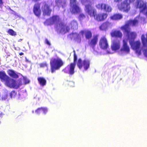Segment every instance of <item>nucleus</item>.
<instances>
[{
  "instance_id": "1",
  "label": "nucleus",
  "mask_w": 147,
  "mask_h": 147,
  "mask_svg": "<svg viewBox=\"0 0 147 147\" xmlns=\"http://www.w3.org/2000/svg\"><path fill=\"white\" fill-rule=\"evenodd\" d=\"M84 10L86 13L91 17H94V19L98 22L103 21L107 17L108 14L104 13H101L96 14V9L92 5L91 3L86 4L85 6Z\"/></svg>"
},
{
  "instance_id": "2",
  "label": "nucleus",
  "mask_w": 147,
  "mask_h": 147,
  "mask_svg": "<svg viewBox=\"0 0 147 147\" xmlns=\"http://www.w3.org/2000/svg\"><path fill=\"white\" fill-rule=\"evenodd\" d=\"M51 70L52 73L58 70L64 65L62 60L59 58H54L51 59L50 62Z\"/></svg>"
},
{
  "instance_id": "3",
  "label": "nucleus",
  "mask_w": 147,
  "mask_h": 147,
  "mask_svg": "<svg viewBox=\"0 0 147 147\" xmlns=\"http://www.w3.org/2000/svg\"><path fill=\"white\" fill-rule=\"evenodd\" d=\"M135 0H124L118 7L119 10L124 12L127 13L130 10V3L133 2Z\"/></svg>"
},
{
  "instance_id": "4",
  "label": "nucleus",
  "mask_w": 147,
  "mask_h": 147,
  "mask_svg": "<svg viewBox=\"0 0 147 147\" xmlns=\"http://www.w3.org/2000/svg\"><path fill=\"white\" fill-rule=\"evenodd\" d=\"M90 63V61L89 59H85L82 61L81 58H79L77 62V65L79 69H82L83 67L84 70H86L89 68Z\"/></svg>"
},
{
  "instance_id": "5",
  "label": "nucleus",
  "mask_w": 147,
  "mask_h": 147,
  "mask_svg": "<svg viewBox=\"0 0 147 147\" xmlns=\"http://www.w3.org/2000/svg\"><path fill=\"white\" fill-rule=\"evenodd\" d=\"M75 65L76 64L75 63H71L63 70V71L65 73L68 74L70 75H72L75 73Z\"/></svg>"
},
{
  "instance_id": "6",
  "label": "nucleus",
  "mask_w": 147,
  "mask_h": 147,
  "mask_svg": "<svg viewBox=\"0 0 147 147\" xmlns=\"http://www.w3.org/2000/svg\"><path fill=\"white\" fill-rule=\"evenodd\" d=\"M42 10L44 16H49L52 11L51 6L45 3L42 7Z\"/></svg>"
},
{
  "instance_id": "7",
  "label": "nucleus",
  "mask_w": 147,
  "mask_h": 147,
  "mask_svg": "<svg viewBox=\"0 0 147 147\" xmlns=\"http://www.w3.org/2000/svg\"><path fill=\"white\" fill-rule=\"evenodd\" d=\"M99 45L100 48L103 50H107L109 47L107 40L105 36L100 38L99 40Z\"/></svg>"
},
{
  "instance_id": "8",
  "label": "nucleus",
  "mask_w": 147,
  "mask_h": 147,
  "mask_svg": "<svg viewBox=\"0 0 147 147\" xmlns=\"http://www.w3.org/2000/svg\"><path fill=\"white\" fill-rule=\"evenodd\" d=\"M96 7L98 9L103 10L106 12H110L112 10L111 7L105 3H100L96 5Z\"/></svg>"
},
{
  "instance_id": "9",
  "label": "nucleus",
  "mask_w": 147,
  "mask_h": 147,
  "mask_svg": "<svg viewBox=\"0 0 147 147\" xmlns=\"http://www.w3.org/2000/svg\"><path fill=\"white\" fill-rule=\"evenodd\" d=\"M59 18L58 16H53L49 19H47L44 22L45 25L47 26L51 25L58 21Z\"/></svg>"
},
{
  "instance_id": "10",
  "label": "nucleus",
  "mask_w": 147,
  "mask_h": 147,
  "mask_svg": "<svg viewBox=\"0 0 147 147\" xmlns=\"http://www.w3.org/2000/svg\"><path fill=\"white\" fill-rule=\"evenodd\" d=\"M130 45L132 49L136 51V53L138 55L141 54V51L139 49L141 45L140 41L131 42H130Z\"/></svg>"
},
{
  "instance_id": "11",
  "label": "nucleus",
  "mask_w": 147,
  "mask_h": 147,
  "mask_svg": "<svg viewBox=\"0 0 147 147\" xmlns=\"http://www.w3.org/2000/svg\"><path fill=\"white\" fill-rule=\"evenodd\" d=\"M22 80V79L21 78L19 79L18 80V83L17 84L15 80L11 79V82H10V84H9V87L16 89L18 88L20 86H21L23 84Z\"/></svg>"
},
{
  "instance_id": "12",
  "label": "nucleus",
  "mask_w": 147,
  "mask_h": 147,
  "mask_svg": "<svg viewBox=\"0 0 147 147\" xmlns=\"http://www.w3.org/2000/svg\"><path fill=\"white\" fill-rule=\"evenodd\" d=\"M120 47V42L119 39L116 38L112 40L111 47L113 51H115L118 50Z\"/></svg>"
},
{
  "instance_id": "13",
  "label": "nucleus",
  "mask_w": 147,
  "mask_h": 147,
  "mask_svg": "<svg viewBox=\"0 0 147 147\" xmlns=\"http://www.w3.org/2000/svg\"><path fill=\"white\" fill-rule=\"evenodd\" d=\"M98 35H93L92 38L88 42V45L93 49H94L97 45L98 41Z\"/></svg>"
},
{
  "instance_id": "14",
  "label": "nucleus",
  "mask_w": 147,
  "mask_h": 147,
  "mask_svg": "<svg viewBox=\"0 0 147 147\" xmlns=\"http://www.w3.org/2000/svg\"><path fill=\"white\" fill-rule=\"evenodd\" d=\"M0 79L2 81H5V84L9 87L11 79L7 76L4 71H0Z\"/></svg>"
},
{
  "instance_id": "15",
  "label": "nucleus",
  "mask_w": 147,
  "mask_h": 147,
  "mask_svg": "<svg viewBox=\"0 0 147 147\" xmlns=\"http://www.w3.org/2000/svg\"><path fill=\"white\" fill-rule=\"evenodd\" d=\"M141 40L143 47L144 48H147L146 49L144 50L143 52L144 55L147 57V33L146 34V36L144 34L142 35Z\"/></svg>"
},
{
  "instance_id": "16",
  "label": "nucleus",
  "mask_w": 147,
  "mask_h": 147,
  "mask_svg": "<svg viewBox=\"0 0 147 147\" xmlns=\"http://www.w3.org/2000/svg\"><path fill=\"white\" fill-rule=\"evenodd\" d=\"M60 28V32L61 33L65 34L68 32L70 30L69 26H67L63 22H60L59 24Z\"/></svg>"
},
{
  "instance_id": "17",
  "label": "nucleus",
  "mask_w": 147,
  "mask_h": 147,
  "mask_svg": "<svg viewBox=\"0 0 147 147\" xmlns=\"http://www.w3.org/2000/svg\"><path fill=\"white\" fill-rule=\"evenodd\" d=\"M121 29L123 31L124 33L126 34L127 35H129L131 30L130 25L127 22L124 25L121 27Z\"/></svg>"
},
{
  "instance_id": "18",
  "label": "nucleus",
  "mask_w": 147,
  "mask_h": 147,
  "mask_svg": "<svg viewBox=\"0 0 147 147\" xmlns=\"http://www.w3.org/2000/svg\"><path fill=\"white\" fill-rule=\"evenodd\" d=\"M122 46L120 49L121 52H124L127 53H128L130 51V49L127 44V40H123Z\"/></svg>"
},
{
  "instance_id": "19",
  "label": "nucleus",
  "mask_w": 147,
  "mask_h": 147,
  "mask_svg": "<svg viewBox=\"0 0 147 147\" xmlns=\"http://www.w3.org/2000/svg\"><path fill=\"white\" fill-rule=\"evenodd\" d=\"M40 7V4L38 3L35 4L34 6L33 12L35 16L38 17H39L41 15V11Z\"/></svg>"
},
{
  "instance_id": "20",
  "label": "nucleus",
  "mask_w": 147,
  "mask_h": 147,
  "mask_svg": "<svg viewBox=\"0 0 147 147\" xmlns=\"http://www.w3.org/2000/svg\"><path fill=\"white\" fill-rule=\"evenodd\" d=\"M70 10L72 14H77L81 12L80 8L77 5L70 6Z\"/></svg>"
},
{
  "instance_id": "21",
  "label": "nucleus",
  "mask_w": 147,
  "mask_h": 147,
  "mask_svg": "<svg viewBox=\"0 0 147 147\" xmlns=\"http://www.w3.org/2000/svg\"><path fill=\"white\" fill-rule=\"evenodd\" d=\"M110 34L112 37H115L121 38L122 36V34L119 30H114L111 32Z\"/></svg>"
},
{
  "instance_id": "22",
  "label": "nucleus",
  "mask_w": 147,
  "mask_h": 147,
  "mask_svg": "<svg viewBox=\"0 0 147 147\" xmlns=\"http://www.w3.org/2000/svg\"><path fill=\"white\" fill-rule=\"evenodd\" d=\"M122 18L123 16L122 14L119 13L114 14L110 17L111 19L114 20H119Z\"/></svg>"
},
{
  "instance_id": "23",
  "label": "nucleus",
  "mask_w": 147,
  "mask_h": 147,
  "mask_svg": "<svg viewBox=\"0 0 147 147\" xmlns=\"http://www.w3.org/2000/svg\"><path fill=\"white\" fill-rule=\"evenodd\" d=\"M111 23L107 21L103 22L100 26V29L102 30H106L110 26Z\"/></svg>"
},
{
  "instance_id": "24",
  "label": "nucleus",
  "mask_w": 147,
  "mask_h": 147,
  "mask_svg": "<svg viewBox=\"0 0 147 147\" xmlns=\"http://www.w3.org/2000/svg\"><path fill=\"white\" fill-rule=\"evenodd\" d=\"M42 111L43 113L46 114L48 112V109L46 107H41L38 108L35 110V113L37 114H39L41 113V112Z\"/></svg>"
},
{
  "instance_id": "25",
  "label": "nucleus",
  "mask_w": 147,
  "mask_h": 147,
  "mask_svg": "<svg viewBox=\"0 0 147 147\" xmlns=\"http://www.w3.org/2000/svg\"><path fill=\"white\" fill-rule=\"evenodd\" d=\"M126 22L130 26H137L138 23V20L136 19L129 20H127Z\"/></svg>"
},
{
  "instance_id": "26",
  "label": "nucleus",
  "mask_w": 147,
  "mask_h": 147,
  "mask_svg": "<svg viewBox=\"0 0 147 147\" xmlns=\"http://www.w3.org/2000/svg\"><path fill=\"white\" fill-rule=\"evenodd\" d=\"M7 74L10 77L13 78H17L19 77L18 75L14 71L12 70H9L7 71Z\"/></svg>"
},
{
  "instance_id": "27",
  "label": "nucleus",
  "mask_w": 147,
  "mask_h": 147,
  "mask_svg": "<svg viewBox=\"0 0 147 147\" xmlns=\"http://www.w3.org/2000/svg\"><path fill=\"white\" fill-rule=\"evenodd\" d=\"M37 80L39 84L42 86H43L46 85L47 81L43 77H40L37 78Z\"/></svg>"
},
{
  "instance_id": "28",
  "label": "nucleus",
  "mask_w": 147,
  "mask_h": 147,
  "mask_svg": "<svg viewBox=\"0 0 147 147\" xmlns=\"http://www.w3.org/2000/svg\"><path fill=\"white\" fill-rule=\"evenodd\" d=\"M85 36L86 39L89 40L92 36V32L90 30H85Z\"/></svg>"
},
{
  "instance_id": "29",
  "label": "nucleus",
  "mask_w": 147,
  "mask_h": 147,
  "mask_svg": "<svg viewBox=\"0 0 147 147\" xmlns=\"http://www.w3.org/2000/svg\"><path fill=\"white\" fill-rule=\"evenodd\" d=\"M139 8L140 10V12H143L147 9L146 4L144 3H140L139 7Z\"/></svg>"
},
{
  "instance_id": "30",
  "label": "nucleus",
  "mask_w": 147,
  "mask_h": 147,
  "mask_svg": "<svg viewBox=\"0 0 147 147\" xmlns=\"http://www.w3.org/2000/svg\"><path fill=\"white\" fill-rule=\"evenodd\" d=\"M71 28L72 29L76 28L78 27V24L77 22L75 20H73L70 23Z\"/></svg>"
},
{
  "instance_id": "31",
  "label": "nucleus",
  "mask_w": 147,
  "mask_h": 147,
  "mask_svg": "<svg viewBox=\"0 0 147 147\" xmlns=\"http://www.w3.org/2000/svg\"><path fill=\"white\" fill-rule=\"evenodd\" d=\"M74 40L75 42L79 43L81 41V38L79 34L76 33L75 37L74 38Z\"/></svg>"
},
{
  "instance_id": "32",
  "label": "nucleus",
  "mask_w": 147,
  "mask_h": 147,
  "mask_svg": "<svg viewBox=\"0 0 147 147\" xmlns=\"http://www.w3.org/2000/svg\"><path fill=\"white\" fill-rule=\"evenodd\" d=\"M128 37H130L132 39H134L136 36V33L134 32H130L129 35H127Z\"/></svg>"
},
{
  "instance_id": "33",
  "label": "nucleus",
  "mask_w": 147,
  "mask_h": 147,
  "mask_svg": "<svg viewBox=\"0 0 147 147\" xmlns=\"http://www.w3.org/2000/svg\"><path fill=\"white\" fill-rule=\"evenodd\" d=\"M7 32L9 34L12 36H15L17 35L16 32L11 29H9Z\"/></svg>"
},
{
  "instance_id": "34",
  "label": "nucleus",
  "mask_w": 147,
  "mask_h": 147,
  "mask_svg": "<svg viewBox=\"0 0 147 147\" xmlns=\"http://www.w3.org/2000/svg\"><path fill=\"white\" fill-rule=\"evenodd\" d=\"M17 95V93L15 90H13L11 91L10 94V96L11 98H14Z\"/></svg>"
},
{
  "instance_id": "35",
  "label": "nucleus",
  "mask_w": 147,
  "mask_h": 147,
  "mask_svg": "<svg viewBox=\"0 0 147 147\" xmlns=\"http://www.w3.org/2000/svg\"><path fill=\"white\" fill-rule=\"evenodd\" d=\"M76 33H72L68 35V36L69 38L71 39L74 38L75 37Z\"/></svg>"
},
{
  "instance_id": "36",
  "label": "nucleus",
  "mask_w": 147,
  "mask_h": 147,
  "mask_svg": "<svg viewBox=\"0 0 147 147\" xmlns=\"http://www.w3.org/2000/svg\"><path fill=\"white\" fill-rule=\"evenodd\" d=\"M85 18L86 16L83 13H80L78 16V19L80 20H82Z\"/></svg>"
},
{
  "instance_id": "37",
  "label": "nucleus",
  "mask_w": 147,
  "mask_h": 147,
  "mask_svg": "<svg viewBox=\"0 0 147 147\" xmlns=\"http://www.w3.org/2000/svg\"><path fill=\"white\" fill-rule=\"evenodd\" d=\"M74 63H75L76 64V63L77 62V55L76 54L75 51H74Z\"/></svg>"
},
{
  "instance_id": "38",
  "label": "nucleus",
  "mask_w": 147,
  "mask_h": 147,
  "mask_svg": "<svg viewBox=\"0 0 147 147\" xmlns=\"http://www.w3.org/2000/svg\"><path fill=\"white\" fill-rule=\"evenodd\" d=\"M39 65L40 66V67L43 68L47 67V65L46 62H45L40 63L39 64Z\"/></svg>"
},
{
  "instance_id": "39",
  "label": "nucleus",
  "mask_w": 147,
  "mask_h": 147,
  "mask_svg": "<svg viewBox=\"0 0 147 147\" xmlns=\"http://www.w3.org/2000/svg\"><path fill=\"white\" fill-rule=\"evenodd\" d=\"M70 6L74 5H77L76 3V0H70Z\"/></svg>"
},
{
  "instance_id": "40",
  "label": "nucleus",
  "mask_w": 147,
  "mask_h": 147,
  "mask_svg": "<svg viewBox=\"0 0 147 147\" xmlns=\"http://www.w3.org/2000/svg\"><path fill=\"white\" fill-rule=\"evenodd\" d=\"M24 84H28L30 82L28 80H27L26 78H24Z\"/></svg>"
},
{
  "instance_id": "41",
  "label": "nucleus",
  "mask_w": 147,
  "mask_h": 147,
  "mask_svg": "<svg viewBox=\"0 0 147 147\" xmlns=\"http://www.w3.org/2000/svg\"><path fill=\"white\" fill-rule=\"evenodd\" d=\"M45 43L48 45H49L50 46L51 45V44L48 41V39H45Z\"/></svg>"
},
{
  "instance_id": "42",
  "label": "nucleus",
  "mask_w": 147,
  "mask_h": 147,
  "mask_svg": "<svg viewBox=\"0 0 147 147\" xmlns=\"http://www.w3.org/2000/svg\"><path fill=\"white\" fill-rule=\"evenodd\" d=\"M85 31L82 30L80 32V33L82 35H83L84 34H85Z\"/></svg>"
},
{
  "instance_id": "43",
  "label": "nucleus",
  "mask_w": 147,
  "mask_h": 147,
  "mask_svg": "<svg viewBox=\"0 0 147 147\" xmlns=\"http://www.w3.org/2000/svg\"><path fill=\"white\" fill-rule=\"evenodd\" d=\"M3 4V0H0V6H2Z\"/></svg>"
},
{
  "instance_id": "44",
  "label": "nucleus",
  "mask_w": 147,
  "mask_h": 147,
  "mask_svg": "<svg viewBox=\"0 0 147 147\" xmlns=\"http://www.w3.org/2000/svg\"><path fill=\"white\" fill-rule=\"evenodd\" d=\"M122 0H114V1L116 3H119Z\"/></svg>"
},
{
  "instance_id": "45",
  "label": "nucleus",
  "mask_w": 147,
  "mask_h": 147,
  "mask_svg": "<svg viewBox=\"0 0 147 147\" xmlns=\"http://www.w3.org/2000/svg\"><path fill=\"white\" fill-rule=\"evenodd\" d=\"M58 2L59 3H61V5H62V6L63 7V6L62 5V3H63V2L61 1L60 0H58Z\"/></svg>"
},
{
  "instance_id": "46",
  "label": "nucleus",
  "mask_w": 147,
  "mask_h": 147,
  "mask_svg": "<svg viewBox=\"0 0 147 147\" xmlns=\"http://www.w3.org/2000/svg\"><path fill=\"white\" fill-rule=\"evenodd\" d=\"M84 0H81V2L82 4H84ZM86 1H87V0H86Z\"/></svg>"
},
{
  "instance_id": "47",
  "label": "nucleus",
  "mask_w": 147,
  "mask_h": 147,
  "mask_svg": "<svg viewBox=\"0 0 147 147\" xmlns=\"http://www.w3.org/2000/svg\"><path fill=\"white\" fill-rule=\"evenodd\" d=\"M24 54V53L22 52H21L19 53V55L21 56L22 55Z\"/></svg>"
},
{
  "instance_id": "48",
  "label": "nucleus",
  "mask_w": 147,
  "mask_h": 147,
  "mask_svg": "<svg viewBox=\"0 0 147 147\" xmlns=\"http://www.w3.org/2000/svg\"><path fill=\"white\" fill-rule=\"evenodd\" d=\"M40 0H33V1L34 2H37L38 1H40Z\"/></svg>"
},
{
  "instance_id": "49",
  "label": "nucleus",
  "mask_w": 147,
  "mask_h": 147,
  "mask_svg": "<svg viewBox=\"0 0 147 147\" xmlns=\"http://www.w3.org/2000/svg\"><path fill=\"white\" fill-rule=\"evenodd\" d=\"M22 39H19L18 40V42H20L21 41H22Z\"/></svg>"
},
{
  "instance_id": "50",
  "label": "nucleus",
  "mask_w": 147,
  "mask_h": 147,
  "mask_svg": "<svg viewBox=\"0 0 147 147\" xmlns=\"http://www.w3.org/2000/svg\"><path fill=\"white\" fill-rule=\"evenodd\" d=\"M63 3L65 5L66 4V2L65 1H63Z\"/></svg>"
},
{
  "instance_id": "51",
  "label": "nucleus",
  "mask_w": 147,
  "mask_h": 147,
  "mask_svg": "<svg viewBox=\"0 0 147 147\" xmlns=\"http://www.w3.org/2000/svg\"><path fill=\"white\" fill-rule=\"evenodd\" d=\"M73 83V82H69V84H70Z\"/></svg>"
}]
</instances>
